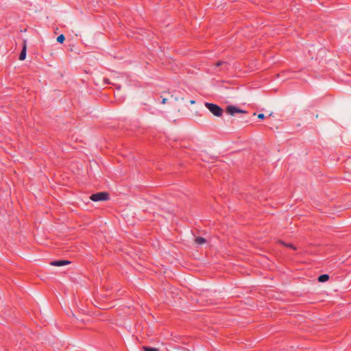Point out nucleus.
Masks as SVG:
<instances>
[{
	"label": "nucleus",
	"mask_w": 351,
	"mask_h": 351,
	"mask_svg": "<svg viewBox=\"0 0 351 351\" xmlns=\"http://www.w3.org/2000/svg\"><path fill=\"white\" fill-rule=\"evenodd\" d=\"M205 106L215 117H219L223 114V109L216 104L206 102Z\"/></svg>",
	"instance_id": "1"
},
{
	"label": "nucleus",
	"mask_w": 351,
	"mask_h": 351,
	"mask_svg": "<svg viewBox=\"0 0 351 351\" xmlns=\"http://www.w3.org/2000/svg\"><path fill=\"white\" fill-rule=\"evenodd\" d=\"M109 194L106 192H100L95 194H93L90 199L94 202L105 201L108 199Z\"/></svg>",
	"instance_id": "2"
},
{
	"label": "nucleus",
	"mask_w": 351,
	"mask_h": 351,
	"mask_svg": "<svg viewBox=\"0 0 351 351\" xmlns=\"http://www.w3.org/2000/svg\"><path fill=\"white\" fill-rule=\"evenodd\" d=\"M226 112L232 116L235 113H246V111L243 110L234 106H228L226 108Z\"/></svg>",
	"instance_id": "3"
},
{
	"label": "nucleus",
	"mask_w": 351,
	"mask_h": 351,
	"mask_svg": "<svg viewBox=\"0 0 351 351\" xmlns=\"http://www.w3.org/2000/svg\"><path fill=\"white\" fill-rule=\"evenodd\" d=\"M69 263H70V261H69L61 260V261H51L50 263V265L52 266L61 267V266L69 265Z\"/></svg>",
	"instance_id": "4"
},
{
	"label": "nucleus",
	"mask_w": 351,
	"mask_h": 351,
	"mask_svg": "<svg viewBox=\"0 0 351 351\" xmlns=\"http://www.w3.org/2000/svg\"><path fill=\"white\" fill-rule=\"evenodd\" d=\"M26 50H27V44H26V40H24L23 41V49H22V51L20 53V56H19V60H24L26 58Z\"/></svg>",
	"instance_id": "5"
},
{
	"label": "nucleus",
	"mask_w": 351,
	"mask_h": 351,
	"mask_svg": "<svg viewBox=\"0 0 351 351\" xmlns=\"http://www.w3.org/2000/svg\"><path fill=\"white\" fill-rule=\"evenodd\" d=\"M329 279V276L328 274H322L319 276L318 280L320 282H324L327 281Z\"/></svg>",
	"instance_id": "6"
},
{
	"label": "nucleus",
	"mask_w": 351,
	"mask_h": 351,
	"mask_svg": "<svg viewBox=\"0 0 351 351\" xmlns=\"http://www.w3.org/2000/svg\"><path fill=\"white\" fill-rule=\"evenodd\" d=\"M195 241L198 245H203L206 243V239L203 237H197Z\"/></svg>",
	"instance_id": "7"
},
{
	"label": "nucleus",
	"mask_w": 351,
	"mask_h": 351,
	"mask_svg": "<svg viewBox=\"0 0 351 351\" xmlns=\"http://www.w3.org/2000/svg\"><path fill=\"white\" fill-rule=\"evenodd\" d=\"M143 349L145 351H158V348H150V347H147V346H143Z\"/></svg>",
	"instance_id": "8"
},
{
	"label": "nucleus",
	"mask_w": 351,
	"mask_h": 351,
	"mask_svg": "<svg viewBox=\"0 0 351 351\" xmlns=\"http://www.w3.org/2000/svg\"><path fill=\"white\" fill-rule=\"evenodd\" d=\"M64 40H65V37L63 34H60L57 38V41L60 43H62L64 41Z\"/></svg>",
	"instance_id": "9"
},
{
	"label": "nucleus",
	"mask_w": 351,
	"mask_h": 351,
	"mask_svg": "<svg viewBox=\"0 0 351 351\" xmlns=\"http://www.w3.org/2000/svg\"><path fill=\"white\" fill-rule=\"evenodd\" d=\"M285 246L289 247L293 250H296V247L291 243H287V245H285Z\"/></svg>",
	"instance_id": "10"
},
{
	"label": "nucleus",
	"mask_w": 351,
	"mask_h": 351,
	"mask_svg": "<svg viewBox=\"0 0 351 351\" xmlns=\"http://www.w3.org/2000/svg\"><path fill=\"white\" fill-rule=\"evenodd\" d=\"M265 117V115L263 114H259L258 115V118L260 119H263Z\"/></svg>",
	"instance_id": "11"
},
{
	"label": "nucleus",
	"mask_w": 351,
	"mask_h": 351,
	"mask_svg": "<svg viewBox=\"0 0 351 351\" xmlns=\"http://www.w3.org/2000/svg\"><path fill=\"white\" fill-rule=\"evenodd\" d=\"M224 62H221V61H219L217 64H216V66H221L222 64H223Z\"/></svg>",
	"instance_id": "12"
},
{
	"label": "nucleus",
	"mask_w": 351,
	"mask_h": 351,
	"mask_svg": "<svg viewBox=\"0 0 351 351\" xmlns=\"http://www.w3.org/2000/svg\"><path fill=\"white\" fill-rule=\"evenodd\" d=\"M167 101V98L163 97V98H162V103L163 104H166Z\"/></svg>",
	"instance_id": "13"
},
{
	"label": "nucleus",
	"mask_w": 351,
	"mask_h": 351,
	"mask_svg": "<svg viewBox=\"0 0 351 351\" xmlns=\"http://www.w3.org/2000/svg\"><path fill=\"white\" fill-rule=\"evenodd\" d=\"M280 243L282 245H285H285H287V243H285V242H283V241H280Z\"/></svg>",
	"instance_id": "14"
},
{
	"label": "nucleus",
	"mask_w": 351,
	"mask_h": 351,
	"mask_svg": "<svg viewBox=\"0 0 351 351\" xmlns=\"http://www.w3.org/2000/svg\"><path fill=\"white\" fill-rule=\"evenodd\" d=\"M190 103H191V104H194L195 103V101L194 100H191V101H190Z\"/></svg>",
	"instance_id": "15"
},
{
	"label": "nucleus",
	"mask_w": 351,
	"mask_h": 351,
	"mask_svg": "<svg viewBox=\"0 0 351 351\" xmlns=\"http://www.w3.org/2000/svg\"><path fill=\"white\" fill-rule=\"evenodd\" d=\"M174 100H175V101H178V97H174Z\"/></svg>",
	"instance_id": "16"
},
{
	"label": "nucleus",
	"mask_w": 351,
	"mask_h": 351,
	"mask_svg": "<svg viewBox=\"0 0 351 351\" xmlns=\"http://www.w3.org/2000/svg\"><path fill=\"white\" fill-rule=\"evenodd\" d=\"M71 316L75 317L74 313H71Z\"/></svg>",
	"instance_id": "17"
}]
</instances>
